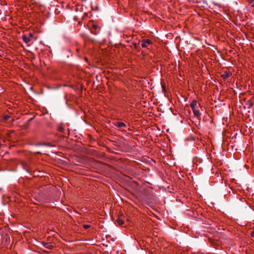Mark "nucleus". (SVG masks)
Masks as SVG:
<instances>
[{
	"instance_id": "1",
	"label": "nucleus",
	"mask_w": 254,
	"mask_h": 254,
	"mask_svg": "<svg viewBox=\"0 0 254 254\" xmlns=\"http://www.w3.org/2000/svg\"><path fill=\"white\" fill-rule=\"evenodd\" d=\"M190 106L193 111L194 116L197 118H199L201 116V113L199 111V109L201 107L200 104L196 100H193L192 101Z\"/></svg>"
},
{
	"instance_id": "2",
	"label": "nucleus",
	"mask_w": 254,
	"mask_h": 254,
	"mask_svg": "<svg viewBox=\"0 0 254 254\" xmlns=\"http://www.w3.org/2000/svg\"><path fill=\"white\" fill-rule=\"evenodd\" d=\"M141 47L143 48H148L152 44V41L149 39H143L141 41Z\"/></svg>"
},
{
	"instance_id": "3",
	"label": "nucleus",
	"mask_w": 254,
	"mask_h": 254,
	"mask_svg": "<svg viewBox=\"0 0 254 254\" xmlns=\"http://www.w3.org/2000/svg\"><path fill=\"white\" fill-rule=\"evenodd\" d=\"M114 125L120 128V130L124 131L122 129L123 127H127L126 125L123 123L121 122H116L114 123Z\"/></svg>"
},
{
	"instance_id": "4",
	"label": "nucleus",
	"mask_w": 254,
	"mask_h": 254,
	"mask_svg": "<svg viewBox=\"0 0 254 254\" xmlns=\"http://www.w3.org/2000/svg\"><path fill=\"white\" fill-rule=\"evenodd\" d=\"M231 75V73L230 71H228L227 70H226L224 71V72L222 74V77L224 79H226L229 77Z\"/></svg>"
},
{
	"instance_id": "5",
	"label": "nucleus",
	"mask_w": 254,
	"mask_h": 254,
	"mask_svg": "<svg viewBox=\"0 0 254 254\" xmlns=\"http://www.w3.org/2000/svg\"><path fill=\"white\" fill-rule=\"evenodd\" d=\"M22 39L24 41V42L26 43H28L31 41V39H30V37L26 35H24L22 36Z\"/></svg>"
},
{
	"instance_id": "6",
	"label": "nucleus",
	"mask_w": 254,
	"mask_h": 254,
	"mask_svg": "<svg viewBox=\"0 0 254 254\" xmlns=\"http://www.w3.org/2000/svg\"><path fill=\"white\" fill-rule=\"evenodd\" d=\"M39 145L47 146H53V145H51V143H42L39 144Z\"/></svg>"
},
{
	"instance_id": "7",
	"label": "nucleus",
	"mask_w": 254,
	"mask_h": 254,
	"mask_svg": "<svg viewBox=\"0 0 254 254\" xmlns=\"http://www.w3.org/2000/svg\"><path fill=\"white\" fill-rule=\"evenodd\" d=\"M249 3L253 6H254V0H249Z\"/></svg>"
},
{
	"instance_id": "8",
	"label": "nucleus",
	"mask_w": 254,
	"mask_h": 254,
	"mask_svg": "<svg viewBox=\"0 0 254 254\" xmlns=\"http://www.w3.org/2000/svg\"><path fill=\"white\" fill-rule=\"evenodd\" d=\"M90 226H91L90 225H83V227L85 229H87L89 228L90 227Z\"/></svg>"
},
{
	"instance_id": "9",
	"label": "nucleus",
	"mask_w": 254,
	"mask_h": 254,
	"mask_svg": "<svg viewBox=\"0 0 254 254\" xmlns=\"http://www.w3.org/2000/svg\"><path fill=\"white\" fill-rule=\"evenodd\" d=\"M118 223L119 225H121L122 224H123V221L122 220H121V219H119L118 220Z\"/></svg>"
},
{
	"instance_id": "10",
	"label": "nucleus",
	"mask_w": 254,
	"mask_h": 254,
	"mask_svg": "<svg viewBox=\"0 0 254 254\" xmlns=\"http://www.w3.org/2000/svg\"><path fill=\"white\" fill-rule=\"evenodd\" d=\"M28 36L31 39L33 37V34L31 33H29Z\"/></svg>"
},
{
	"instance_id": "11",
	"label": "nucleus",
	"mask_w": 254,
	"mask_h": 254,
	"mask_svg": "<svg viewBox=\"0 0 254 254\" xmlns=\"http://www.w3.org/2000/svg\"><path fill=\"white\" fill-rule=\"evenodd\" d=\"M9 118V117L8 116H5L4 117V119L5 120H7L8 118Z\"/></svg>"
},
{
	"instance_id": "12",
	"label": "nucleus",
	"mask_w": 254,
	"mask_h": 254,
	"mask_svg": "<svg viewBox=\"0 0 254 254\" xmlns=\"http://www.w3.org/2000/svg\"><path fill=\"white\" fill-rule=\"evenodd\" d=\"M59 130H60V131H61V132H63V128L62 127H59Z\"/></svg>"
},
{
	"instance_id": "13",
	"label": "nucleus",
	"mask_w": 254,
	"mask_h": 254,
	"mask_svg": "<svg viewBox=\"0 0 254 254\" xmlns=\"http://www.w3.org/2000/svg\"><path fill=\"white\" fill-rule=\"evenodd\" d=\"M251 236L252 237L254 238V232H252Z\"/></svg>"
},
{
	"instance_id": "14",
	"label": "nucleus",
	"mask_w": 254,
	"mask_h": 254,
	"mask_svg": "<svg viewBox=\"0 0 254 254\" xmlns=\"http://www.w3.org/2000/svg\"><path fill=\"white\" fill-rule=\"evenodd\" d=\"M253 103H251V105L253 106Z\"/></svg>"
}]
</instances>
